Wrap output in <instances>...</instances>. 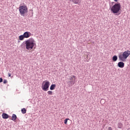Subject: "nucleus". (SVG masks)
Wrapping results in <instances>:
<instances>
[{
  "label": "nucleus",
  "instance_id": "nucleus-1",
  "mask_svg": "<svg viewBox=\"0 0 130 130\" xmlns=\"http://www.w3.org/2000/svg\"><path fill=\"white\" fill-rule=\"evenodd\" d=\"M130 55V51L126 50L123 52H121L118 55L119 59L120 62L118 63V67L122 69L124 68V63L123 62L126 61V59ZM123 61V62H122Z\"/></svg>",
  "mask_w": 130,
  "mask_h": 130
},
{
  "label": "nucleus",
  "instance_id": "nucleus-2",
  "mask_svg": "<svg viewBox=\"0 0 130 130\" xmlns=\"http://www.w3.org/2000/svg\"><path fill=\"white\" fill-rule=\"evenodd\" d=\"M25 48L27 50L33 49L35 45H36L35 40L33 38H30L25 41Z\"/></svg>",
  "mask_w": 130,
  "mask_h": 130
},
{
  "label": "nucleus",
  "instance_id": "nucleus-3",
  "mask_svg": "<svg viewBox=\"0 0 130 130\" xmlns=\"http://www.w3.org/2000/svg\"><path fill=\"white\" fill-rule=\"evenodd\" d=\"M121 10V5L120 3L115 4L111 8V11L113 14H118Z\"/></svg>",
  "mask_w": 130,
  "mask_h": 130
},
{
  "label": "nucleus",
  "instance_id": "nucleus-4",
  "mask_svg": "<svg viewBox=\"0 0 130 130\" xmlns=\"http://www.w3.org/2000/svg\"><path fill=\"white\" fill-rule=\"evenodd\" d=\"M19 13L21 16H24L25 14H27L28 13V8H27V6H21L19 8Z\"/></svg>",
  "mask_w": 130,
  "mask_h": 130
},
{
  "label": "nucleus",
  "instance_id": "nucleus-5",
  "mask_svg": "<svg viewBox=\"0 0 130 130\" xmlns=\"http://www.w3.org/2000/svg\"><path fill=\"white\" fill-rule=\"evenodd\" d=\"M49 86H50V82L47 80L44 81L42 84V89L43 91H48Z\"/></svg>",
  "mask_w": 130,
  "mask_h": 130
},
{
  "label": "nucleus",
  "instance_id": "nucleus-6",
  "mask_svg": "<svg viewBox=\"0 0 130 130\" xmlns=\"http://www.w3.org/2000/svg\"><path fill=\"white\" fill-rule=\"evenodd\" d=\"M76 83V76L75 75H72L70 76L68 79V84L69 86H73V85H75Z\"/></svg>",
  "mask_w": 130,
  "mask_h": 130
},
{
  "label": "nucleus",
  "instance_id": "nucleus-7",
  "mask_svg": "<svg viewBox=\"0 0 130 130\" xmlns=\"http://www.w3.org/2000/svg\"><path fill=\"white\" fill-rule=\"evenodd\" d=\"M23 36L24 38H29L31 36V34L30 32L26 31L23 34Z\"/></svg>",
  "mask_w": 130,
  "mask_h": 130
},
{
  "label": "nucleus",
  "instance_id": "nucleus-8",
  "mask_svg": "<svg viewBox=\"0 0 130 130\" xmlns=\"http://www.w3.org/2000/svg\"><path fill=\"white\" fill-rule=\"evenodd\" d=\"M2 117L4 119H7V118H9V115H8V114L3 113L2 114Z\"/></svg>",
  "mask_w": 130,
  "mask_h": 130
},
{
  "label": "nucleus",
  "instance_id": "nucleus-9",
  "mask_svg": "<svg viewBox=\"0 0 130 130\" xmlns=\"http://www.w3.org/2000/svg\"><path fill=\"white\" fill-rule=\"evenodd\" d=\"M17 119V115L16 114H13L12 116V120L15 121Z\"/></svg>",
  "mask_w": 130,
  "mask_h": 130
},
{
  "label": "nucleus",
  "instance_id": "nucleus-10",
  "mask_svg": "<svg viewBox=\"0 0 130 130\" xmlns=\"http://www.w3.org/2000/svg\"><path fill=\"white\" fill-rule=\"evenodd\" d=\"M55 87H56L55 84H52L50 87V89L54 90L55 89Z\"/></svg>",
  "mask_w": 130,
  "mask_h": 130
},
{
  "label": "nucleus",
  "instance_id": "nucleus-11",
  "mask_svg": "<svg viewBox=\"0 0 130 130\" xmlns=\"http://www.w3.org/2000/svg\"><path fill=\"white\" fill-rule=\"evenodd\" d=\"M18 38H19V40L22 41V40H24V39L25 38V37H24V35H23L19 36L18 37Z\"/></svg>",
  "mask_w": 130,
  "mask_h": 130
},
{
  "label": "nucleus",
  "instance_id": "nucleus-12",
  "mask_svg": "<svg viewBox=\"0 0 130 130\" xmlns=\"http://www.w3.org/2000/svg\"><path fill=\"white\" fill-rule=\"evenodd\" d=\"M112 60L113 61H116V60H117V56L114 55V56H113Z\"/></svg>",
  "mask_w": 130,
  "mask_h": 130
},
{
  "label": "nucleus",
  "instance_id": "nucleus-13",
  "mask_svg": "<svg viewBox=\"0 0 130 130\" xmlns=\"http://www.w3.org/2000/svg\"><path fill=\"white\" fill-rule=\"evenodd\" d=\"M21 112L23 113V114H25V113L27 112V110H26L25 108H23L21 109Z\"/></svg>",
  "mask_w": 130,
  "mask_h": 130
},
{
  "label": "nucleus",
  "instance_id": "nucleus-14",
  "mask_svg": "<svg viewBox=\"0 0 130 130\" xmlns=\"http://www.w3.org/2000/svg\"><path fill=\"white\" fill-rule=\"evenodd\" d=\"M72 2L75 4H79V1H77V0H71Z\"/></svg>",
  "mask_w": 130,
  "mask_h": 130
},
{
  "label": "nucleus",
  "instance_id": "nucleus-15",
  "mask_svg": "<svg viewBox=\"0 0 130 130\" xmlns=\"http://www.w3.org/2000/svg\"><path fill=\"white\" fill-rule=\"evenodd\" d=\"M118 128H121V127H122V123H119L118 124Z\"/></svg>",
  "mask_w": 130,
  "mask_h": 130
},
{
  "label": "nucleus",
  "instance_id": "nucleus-16",
  "mask_svg": "<svg viewBox=\"0 0 130 130\" xmlns=\"http://www.w3.org/2000/svg\"><path fill=\"white\" fill-rule=\"evenodd\" d=\"M68 120H70V119L67 118L64 120V123L67 124L68 123Z\"/></svg>",
  "mask_w": 130,
  "mask_h": 130
},
{
  "label": "nucleus",
  "instance_id": "nucleus-17",
  "mask_svg": "<svg viewBox=\"0 0 130 130\" xmlns=\"http://www.w3.org/2000/svg\"><path fill=\"white\" fill-rule=\"evenodd\" d=\"M47 93H48V95H52V91H48L47 92Z\"/></svg>",
  "mask_w": 130,
  "mask_h": 130
},
{
  "label": "nucleus",
  "instance_id": "nucleus-18",
  "mask_svg": "<svg viewBox=\"0 0 130 130\" xmlns=\"http://www.w3.org/2000/svg\"><path fill=\"white\" fill-rule=\"evenodd\" d=\"M7 82H8V81H7L6 80H5L4 81V82H3V83H4V84H7Z\"/></svg>",
  "mask_w": 130,
  "mask_h": 130
},
{
  "label": "nucleus",
  "instance_id": "nucleus-19",
  "mask_svg": "<svg viewBox=\"0 0 130 130\" xmlns=\"http://www.w3.org/2000/svg\"><path fill=\"white\" fill-rule=\"evenodd\" d=\"M108 130H112V128H111V127H109Z\"/></svg>",
  "mask_w": 130,
  "mask_h": 130
},
{
  "label": "nucleus",
  "instance_id": "nucleus-20",
  "mask_svg": "<svg viewBox=\"0 0 130 130\" xmlns=\"http://www.w3.org/2000/svg\"><path fill=\"white\" fill-rule=\"evenodd\" d=\"M3 82V78H0V83H2Z\"/></svg>",
  "mask_w": 130,
  "mask_h": 130
},
{
  "label": "nucleus",
  "instance_id": "nucleus-21",
  "mask_svg": "<svg viewBox=\"0 0 130 130\" xmlns=\"http://www.w3.org/2000/svg\"><path fill=\"white\" fill-rule=\"evenodd\" d=\"M12 76V74L9 73V77H11Z\"/></svg>",
  "mask_w": 130,
  "mask_h": 130
},
{
  "label": "nucleus",
  "instance_id": "nucleus-22",
  "mask_svg": "<svg viewBox=\"0 0 130 130\" xmlns=\"http://www.w3.org/2000/svg\"><path fill=\"white\" fill-rule=\"evenodd\" d=\"M114 2H118V0H114Z\"/></svg>",
  "mask_w": 130,
  "mask_h": 130
},
{
  "label": "nucleus",
  "instance_id": "nucleus-23",
  "mask_svg": "<svg viewBox=\"0 0 130 130\" xmlns=\"http://www.w3.org/2000/svg\"><path fill=\"white\" fill-rule=\"evenodd\" d=\"M70 1H72V0H70Z\"/></svg>",
  "mask_w": 130,
  "mask_h": 130
}]
</instances>
